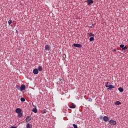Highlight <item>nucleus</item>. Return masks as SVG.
I'll return each mask as SVG.
<instances>
[{
    "label": "nucleus",
    "mask_w": 128,
    "mask_h": 128,
    "mask_svg": "<svg viewBox=\"0 0 128 128\" xmlns=\"http://www.w3.org/2000/svg\"><path fill=\"white\" fill-rule=\"evenodd\" d=\"M120 48H124V45L122 44H120Z\"/></svg>",
    "instance_id": "24"
},
{
    "label": "nucleus",
    "mask_w": 128,
    "mask_h": 128,
    "mask_svg": "<svg viewBox=\"0 0 128 128\" xmlns=\"http://www.w3.org/2000/svg\"><path fill=\"white\" fill-rule=\"evenodd\" d=\"M88 36L90 37V36H94V34H92V32H88Z\"/></svg>",
    "instance_id": "14"
},
{
    "label": "nucleus",
    "mask_w": 128,
    "mask_h": 128,
    "mask_svg": "<svg viewBox=\"0 0 128 128\" xmlns=\"http://www.w3.org/2000/svg\"><path fill=\"white\" fill-rule=\"evenodd\" d=\"M88 3V6H92L94 4V1L92 0H87L86 1Z\"/></svg>",
    "instance_id": "4"
},
{
    "label": "nucleus",
    "mask_w": 128,
    "mask_h": 128,
    "mask_svg": "<svg viewBox=\"0 0 128 128\" xmlns=\"http://www.w3.org/2000/svg\"><path fill=\"white\" fill-rule=\"evenodd\" d=\"M32 112L35 114H36V112H38V109H36V108H34L32 109Z\"/></svg>",
    "instance_id": "13"
},
{
    "label": "nucleus",
    "mask_w": 128,
    "mask_h": 128,
    "mask_svg": "<svg viewBox=\"0 0 128 128\" xmlns=\"http://www.w3.org/2000/svg\"><path fill=\"white\" fill-rule=\"evenodd\" d=\"M128 50V47H126V46L122 48V50Z\"/></svg>",
    "instance_id": "22"
},
{
    "label": "nucleus",
    "mask_w": 128,
    "mask_h": 128,
    "mask_svg": "<svg viewBox=\"0 0 128 128\" xmlns=\"http://www.w3.org/2000/svg\"><path fill=\"white\" fill-rule=\"evenodd\" d=\"M18 118H22V113L20 112V113H18Z\"/></svg>",
    "instance_id": "16"
},
{
    "label": "nucleus",
    "mask_w": 128,
    "mask_h": 128,
    "mask_svg": "<svg viewBox=\"0 0 128 128\" xmlns=\"http://www.w3.org/2000/svg\"><path fill=\"white\" fill-rule=\"evenodd\" d=\"M90 28H94V24H92V26Z\"/></svg>",
    "instance_id": "29"
},
{
    "label": "nucleus",
    "mask_w": 128,
    "mask_h": 128,
    "mask_svg": "<svg viewBox=\"0 0 128 128\" xmlns=\"http://www.w3.org/2000/svg\"><path fill=\"white\" fill-rule=\"evenodd\" d=\"M46 110H43L42 114H46Z\"/></svg>",
    "instance_id": "27"
},
{
    "label": "nucleus",
    "mask_w": 128,
    "mask_h": 128,
    "mask_svg": "<svg viewBox=\"0 0 128 128\" xmlns=\"http://www.w3.org/2000/svg\"><path fill=\"white\" fill-rule=\"evenodd\" d=\"M12 22V21L10 20L8 21V24H10Z\"/></svg>",
    "instance_id": "26"
},
{
    "label": "nucleus",
    "mask_w": 128,
    "mask_h": 128,
    "mask_svg": "<svg viewBox=\"0 0 128 128\" xmlns=\"http://www.w3.org/2000/svg\"><path fill=\"white\" fill-rule=\"evenodd\" d=\"M33 106H34V105H33Z\"/></svg>",
    "instance_id": "31"
},
{
    "label": "nucleus",
    "mask_w": 128,
    "mask_h": 128,
    "mask_svg": "<svg viewBox=\"0 0 128 128\" xmlns=\"http://www.w3.org/2000/svg\"><path fill=\"white\" fill-rule=\"evenodd\" d=\"M26 128H32V125L30 124H28L26 126Z\"/></svg>",
    "instance_id": "11"
},
{
    "label": "nucleus",
    "mask_w": 128,
    "mask_h": 128,
    "mask_svg": "<svg viewBox=\"0 0 128 128\" xmlns=\"http://www.w3.org/2000/svg\"><path fill=\"white\" fill-rule=\"evenodd\" d=\"M109 124H111V126H116V122L112 120H110L109 121Z\"/></svg>",
    "instance_id": "2"
},
{
    "label": "nucleus",
    "mask_w": 128,
    "mask_h": 128,
    "mask_svg": "<svg viewBox=\"0 0 128 128\" xmlns=\"http://www.w3.org/2000/svg\"><path fill=\"white\" fill-rule=\"evenodd\" d=\"M16 88H17L18 90H20V86L17 85V86H16Z\"/></svg>",
    "instance_id": "20"
},
{
    "label": "nucleus",
    "mask_w": 128,
    "mask_h": 128,
    "mask_svg": "<svg viewBox=\"0 0 128 128\" xmlns=\"http://www.w3.org/2000/svg\"><path fill=\"white\" fill-rule=\"evenodd\" d=\"M26 90V85L24 84H22L20 86V92H22V90Z\"/></svg>",
    "instance_id": "5"
},
{
    "label": "nucleus",
    "mask_w": 128,
    "mask_h": 128,
    "mask_svg": "<svg viewBox=\"0 0 128 128\" xmlns=\"http://www.w3.org/2000/svg\"><path fill=\"white\" fill-rule=\"evenodd\" d=\"M118 90L120 92H124V88H122V87L119 88Z\"/></svg>",
    "instance_id": "15"
},
{
    "label": "nucleus",
    "mask_w": 128,
    "mask_h": 128,
    "mask_svg": "<svg viewBox=\"0 0 128 128\" xmlns=\"http://www.w3.org/2000/svg\"><path fill=\"white\" fill-rule=\"evenodd\" d=\"M20 100H21V102H24L26 101V99L24 98H21Z\"/></svg>",
    "instance_id": "21"
},
{
    "label": "nucleus",
    "mask_w": 128,
    "mask_h": 128,
    "mask_svg": "<svg viewBox=\"0 0 128 128\" xmlns=\"http://www.w3.org/2000/svg\"><path fill=\"white\" fill-rule=\"evenodd\" d=\"M33 74H38V70L37 68L34 69L33 70Z\"/></svg>",
    "instance_id": "8"
},
{
    "label": "nucleus",
    "mask_w": 128,
    "mask_h": 128,
    "mask_svg": "<svg viewBox=\"0 0 128 128\" xmlns=\"http://www.w3.org/2000/svg\"><path fill=\"white\" fill-rule=\"evenodd\" d=\"M73 46H75V48H82V46L78 44H74Z\"/></svg>",
    "instance_id": "3"
},
{
    "label": "nucleus",
    "mask_w": 128,
    "mask_h": 128,
    "mask_svg": "<svg viewBox=\"0 0 128 128\" xmlns=\"http://www.w3.org/2000/svg\"><path fill=\"white\" fill-rule=\"evenodd\" d=\"M90 42H94V37H91L90 38Z\"/></svg>",
    "instance_id": "19"
},
{
    "label": "nucleus",
    "mask_w": 128,
    "mask_h": 128,
    "mask_svg": "<svg viewBox=\"0 0 128 128\" xmlns=\"http://www.w3.org/2000/svg\"><path fill=\"white\" fill-rule=\"evenodd\" d=\"M50 50V46L48 45V44H46V46H45V50Z\"/></svg>",
    "instance_id": "7"
},
{
    "label": "nucleus",
    "mask_w": 128,
    "mask_h": 128,
    "mask_svg": "<svg viewBox=\"0 0 128 128\" xmlns=\"http://www.w3.org/2000/svg\"><path fill=\"white\" fill-rule=\"evenodd\" d=\"M112 52H116V49H114V50H112Z\"/></svg>",
    "instance_id": "30"
},
{
    "label": "nucleus",
    "mask_w": 128,
    "mask_h": 128,
    "mask_svg": "<svg viewBox=\"0 0 128 128\" xmlns=\"http://www.w3.org/2000/svg\"><path fill=\"white\" fill-rule=\"evenodd\" d=\"M88 102H92V98H88Z\"/></svg>",
    "instance_id": "23"
},
{
    "label": "nucleus",
    "mask_w": 128,
    "mask_h": 128,
    "mask_svg": "<svg viewBox=\"0 0 128 128\" xmlns=\"http://www.w3.org/2000/svg\"><path fill=\"white\" fill-rule=\"evenodd\" d=\"M30 120H32V117H30V116H28L26 117V122H30Z\"/></svg>",
    "instance_id": "10"
},
{
    "label": "nucleus",
    "mask_w": 128,
    "mask_h": 128,
    "mask_svg": "<svg viewBox=\"0 0 128 128\" xmlns=\"http://www.w3.org/2000/svg\"><path fill=\"white\" fill-rule=\"evenodd\" d=\"M115 106H120V104H122V102H120V101H116L115 103H114Z\"/></svg>",
    "instance_id": "12"
},
{
    "label": "nucleus",
    "mask_w": 128,
    "mask_h": 128,
    "mask_svg": "<svg viewBox=\"0 0 128 128\" xmlns=\"http://www.w3.org/2000/svg\"><path fill=\"white\" fill-rule=\"evenodd\" d=\"M72 126L74 128H78V125H76V124H73Z\"/></svg>",
    "instance_id": "25"
},
{
    "label": "nucleus",
    "mask_w": 128,
    "mask_h": 128,
    "mask_svg": "<svg viewBox=\"0 0 128 128\" xmlns=\"http://www.w3.org/2000/svg\"><path fill=\"white\" fill-rule=\"evenodd\" d=\"M38 70L39 72H42V66H38Z\"/></svg>",
    "instance_id": "17"
},
{
    "label": "nucleus",
    "mask_w": 128,
    "mask_h": 128,
    "mask_svg": "<svg viewBox=\"0 0 128 128\" xmlns=\"http://www.w3.org/2000/svg\"><path fill=\"white\" fill-rule=\"evenodd\" d=\"M16 114H20V112H22V109H20V108H16Z\"/></svg>",
    "instance_id": "6"
},
{
    "label": "nucleus",
    "mask_w": 128,
    "mask_h": 128,
    "mask_svg": "<svg viewBox=\"0 0 128 128\" xmlns=\"http://www.w3.org/2000/svg\"><path fill=\"white\" fill-rule=\"evenodd\" d=\"M100 120H102V118H104L102 115L100 116Z\"/></svg>",
    "instance_id": "28"
},
{
    "label": "nucleus",
    "mask_w": 128,
    "mask_h": 128,
    "mask_svg": "<svg viewBox=\"0 0 128 128\" xmlns=\"http://www.w3.org/2000/svg\"><path fill=\"white\" fill-rule=\"evenodd\" d=\"M105 86L106 88H108V90H112V88H114V86L110 84V82H106L105 84Z\"/></svg>",
    "instance_id": "1"
},
{
    "label": "nucleus",
    "mask_w": 128,
    "mask_h": 128,
    "mask_svg": "<svg viewBox=\"0 0 128 128\" xmlns=\"http://www.w3.org/2000/svg\"><path fill=\"white\" fill-rule=\"evenodd\" d=\"M103 120H104V122H108L110 119H108V117L107 116H104L103 117Z\"/></svg>",
    "instance_id": "9"
},
{
    "label": "nucleus",
    "mask_w": 128,
    "mask_h": 128,
    "mask_svg": "<svg viewBox=\"0 0 128 128\" xmlns=\"http://www.w3.org/2000/svg\"><path fill=\"white\" fill-rule=\"evenodd\" d=\"M76 104H72V106H70V108H76Z\"/></svg>",
    "instance_id": "18"
}]
</instances>
